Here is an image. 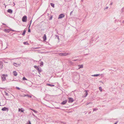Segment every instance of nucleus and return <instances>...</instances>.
Here are the masks:
<instances>
[{
    "label": "nucleus",
    "instance_id": "1",
    "mask_svg": "<svg viewBox=\"0 0 124 124\" xmlns=\"http://www.w3.org/2000/svg\"><path fill=\"white\" fill-rule=\"evenodd\" d=\"M68 53H60L59 54V55L60 56H66L69 54Z\"/></svg>",
    "mask_w": 124,
    "mask_h": 124
},
{
    "label": "nucleus",
    "instance_id": "2",
    "mask_svg": "<svg viewBox=\"0 0 124 124\" xmlns=\"http://www.w3.org/2000/svg\"><path fill=\"white\" fill-rule=\"evenodd\" d=\"M27 19V17L26 16H24L22 18V21L23 22H26Z\"/></svg>",
    "mask_w": 124,
    "mask_h": 124
},
{
    "label": "nucleus",
    "instance_id": "3",
    "mask_svg": "<svg viewBox=\"0 0 124 124\" xmlns=\"http://www.w3.org/2000/svg\"><path fill=\"white\" fill-rule=\"evenodd\" d=\"M1 78L2 81H4L6 80V77H5L4 74L2 75L1 76Z\"/></svg>",
    "mask_w": 124,
    "mask_h": 124
},
{
    "label": "nucleus",
    "instance_id": "4",
    "mask_svg": "<svg viewBox=\"0 0 124 124\" xmlns=\"http://www.w3.org/2000/svg\"><path fill=\"white\" fill-rule=\"evenodd\" d=\"M64 15L62 14H61L59 16V17H58V19H59L63 17H64Z\"/></svg>",
    "mask_w": 124,
    "mask_h": 124
},
{
    "label": "nucleus",
    "instance_id": "5",
    "mask_svg": "<svg viewBox=\"0 0 124 124\" xmlns=\"http://www.w3.org/2000/svg\"><path fill=\"white\" fill-rule=\"evenodd\" d=\"M74 101V100L73 99L71 98H69V101L68 102H69L71 103L72 102Z\"/></svg>",
    "mask_w": 124,
    "mask_h": 124
},
{
    "label": "nucleus",
    "instance_id": "6",
    "mask_svg": "<svg viewBox=\"0 0 124 124\" xmlns=\"http://www.w3.org/2000/svg\"><path fill=\"white\" fill-rule=\"evenodd\" d=\"M3 66V62L1 61H0V69H2Z\"/></svg>",
    "mask_w": 124,
    "mask_h": 124
},
{
    "label": "nucleus",
    "instance_id": "7",
    "mask_svg": "<svg viewBox=\"0 0 124 124\" xmlns=\"http://www.w3.org/2000/svg\"><path fill=\"white\" fill-rule=\"evenodd\" d=\"M8 110V108L6 107H4L3 108L1 109V110L3 111H5L6 110Z\"/></svg>",
    "mask_w": 124,
    "mask_h": 124
},
{
    "label": "nucleus",
    "instance_id": "8",
    "mask_svg": "<svg viewBox=\"0 0 124 124\" xmlns=\"http://www.w3.org/2000/svg\"><path fill=\"white\" fill-rule=\"evenodd\" d=\"M13 75L15 76H16L17 75V73L16 71H14L13 72Z\"/></svg>",
    "mask_w": 124,
    "mask_h": 124
},
{
    "label": "nucleus",
    "instance_id": "9",
    "mask_svg": "<svg viewBox=\"0 0 124 124\" xmlns=\"http://www.w3.org/2000/svg\"><path fill=\"white\" fill-rule=\"evenodd\" d=\"M36 70L38 71V72L39 73H40L42 71L40 68H39V67L37 68V69Z\"/></svg>",
    "mask_w": 124,
    "mask_h": 124
},
{
    "label": "nucleus",
    "instance_id": "10",
    "mask_svg": "<svg viewBox=\"0 0 124 124\" xmlns=\"http://www.w3.org/2000/svg\"><path fill=\"white\" fill-rule=\"evenodd\" d=\"M67 102V100H66L65 101H63V102H62L61 104L63 105L65 104Z\"/></svg>",
    "mask_w": 124,
    "mask_h": 124
},
{
    "label": "nucleus",
    "instance_id": "11",
    "mask_svg": "<svg viewBox=\"0 0 124 124\" xmlns=\"http://www.w3.org/2000/svg\"><path fill=\"white\" fill-rule=\"evenodd\" d=\"M7 11L10 14L12 13L13 12L12 10L11 9H8L7 10Z\"/></svg>",
    "mask_w": 124,
    "mask_h": 124
},
{
    "label": "nucleus",
    "instance_id": "12",
    "mask_svg": "<svg viewBox=\"0 0 124 124\" xmlns=\"http://www.w3.org/2000/svg\"><path fill=\"white\" fill-rule=\"evenodd\" d=\"M47 85L49 86L50 87H53L54 86V85L50 84H47Z\"/></svg>",
    "mask_w": 124,
    "mask_h": 124
},
{
    "label": "nucleus",
    "instance_id": "13",
    "mask_svg": "<svg viewBox=\"0 0 124 124\" xmlns=\"http://www.w3.org/2000/svg\"><path fill=\"white\" fill-rule=\"evenodd\" d=\"M43 40L44 41H45L46 39V37L45 34L44 35V36L43 37Z\"/></svg>",
    "mask_w": 124,
    "mask_h": 124
},
{
    "label": "nucleus",
    "instance_id": "14",
    "mask_svg": "<svg viewBox=\"0 0 124 124\" xmlns=\"http://www.w3.org/2000/svg\"><path fill=\"white\" fill-rule=\"evenodd\" d=\"M4 30L7 33H9V32L10 30L9 29H5Z\"/></svg>",
    "mask_w": 124,
    "mask_h": 124
},
{
    "label": "nucleus",
    "instance_id": "15",
    "mask_svg": "<svg viewBox=\"0 0 124 124\" xmlns=\"http://www.w3.org/2000/svg\"><path fill=\"white\" fill-rule=\"evenodd\" d=\"M24 96H27L29 98H31V95H30L28 94H25Z\"/></svg>",
    "mask_w": 124,
    "mask_h": 124
},
{
    "label": "nucleus",
    "instance_id": "16",
    "mask_svg": "<svg viewBox=\"0 0 124 124\" xmlns=\"http://www.w3.org/2000/svg\"><path fill=\"white\" fill-rule=\"evenodd\" d=\"M85 91V97H86L87 96V95H88V93H87V91Z\"/></svg>",
    "mask_w": 124,
    "mask_h": 124
},
{
    "label": "nucleus",
    "instance_id": "17",
    "mask_svg": "<svg viewBox=\"0 0 124 124\" xmlns=\"http://www.w3.org/2000/svg\"><path fill=\"white\" fill-rule=\"evenodd\" d=\"M1 48V49H0V50L1 51H2V50H4V49H5L6 48H7V47H6L5 48H2V47H0V48Z\"/></svg>",
    "mask_w": 124,
    "mask_h": 124
},
{
    "label": "nucleus",
    "instance_id": "18",
    "mask_svg": "<svg viewBox=\"0 0 124 124\" xmlns=\"http://www.w3.org/2000/svg\"><path fill=\"white\" fill-rule=\"evenodd\" d=\"M100 75L99 74H97L92 75V76L94 77H97L99 76Z\"/></svg>",
    "mask_w": 124,
    "mask_h": 124
},
{
    "label": "nucleus",
    "instance_id": "19",
    "mask_svg": "<svg viewBox=\"0 0 124 124\" xmlns=\"http://www.w3.org/2000/svg\"><path fill=\"white\" fill-rule=\"evenodd\" d=\"M78 66L79 67V69L83 68V65L82 64L81 65H78Z\"/></svg>",
    "mask_w": 124,
    "mask_h": 124
},
{
    "label": "nucleus",
    "instance_id": "20",
    "mask_svg": "<svg viewBox=\"0 0 124 124\" xmlns=\"http://www.w3.org/2000/svg\"><path fill=\"white\" fill-rule=\"evenodd\" d=\"M50 5L53 7V8L54 7V4H53V3H50Z\"/></svg>",
    "mask_w": 124,
    "mask_h": 124
},
{
    "label": "nucleus",
    "instance_id": "21",
    "mask_svg": "<svg viewBox=\"0 0 124 124\" xmlns=\"http://www.w3.org/2000/svg\"><path fill=\"white\" fill-rule=\"evenodd\" d=\"M40 48V47H36V48H33V50L32 49V50H34V51H36V50H35V49H37V48Z\"/></svg>",
    "mask_w": 124,
    "mask_h": 124
},
{
    "label": "nucleus",
    "instance_id": "22",
    "mask_svg": "<svg viewBox=\"0 0 124 124\" xmlns=\"http://www.w3.org/2000/svg\"><path fill=\"white\" fill-rule=\"evenodd\" d=\"M31 109L35 113H37V111H36L34 109Z\"/></svg>",
    "mask_w": 124,
    "mask_h": 124
},
{
    "label": "nucleus",
    "instance_id": "23",
    "mask_svg": "<svg viewBox=\"0 0 124 124\" xmlns=\"http://www.w3.org/2000/svg\"><path fill=\"white\" fill-rule=\"evenodd\" d=\"M23 43L24 45L28 44V42H23Z\"/></svg>",
    "mask_w": 124,
    "mask_h": 124
},
{
    "label": "nucleus",
    "instance_id": "24",
    "mask_svg": "<svg viewBox=\"0 0 124 124\" xmlns=\"http://www.w3.org/2000/svg\"><path fill=\"white\" fill-rule=\"evenodd\" d=\"M40 63V64H41V65H42V66H43V62H41Z\"/></svg>",
    "mask_w": 124,
    "mask_h": 124
},
{
    "label": "nucleus",
    "instance_id": "25",
    "mask_svg": "<svg viewBox=\"0 0 124 124\" xmlns=\"http://www.w3.org/2000/svg\"><path fill=\"white\" fill-rule=\"evenodd\" d=\"M24 110L23 109V108H21V112H24Z\"/></svg>",
    "mask_w": 124,
    "mask_h": 124
},
{
    "label": "nucleus",
    "instance_id": "26",
    "mask_svg": "<svg viewBox=\"0 0 124 124\" xmlns=\"http://www.w3.org/2000/svg\"><path fill=\"white\" fill-rule=\"evenodd\" d=\"M55 36L56 37H57V39H58V40H59L60 39L59 38V36L58 35H55Z\"/></svg>",
    "mask_w": 124,
    "mask_h": 124
},
{
    "label": "nucleus",
    "instance_id": "27",
    "mask_svg": "<svg viewBox=\"0 0 124 124\" xmlns=\"http://www.w3.org/2000/svg\"><path fill=\"white\" fill-rule=\"evenodd\" d=\"M98 109L97 108H94L93 109V111H97V110H98Z\"/></svg>",
    "mask_w": 124,
    "mask_h": 124
},
{
    "label": "nucleus",
    "instance_id": "28",
    "mask_svg": "<svg viewBox=\"0 0 124 124\" xmlns=\"http://www.w3.org/2000/svg\"><path fill=\"white\" fill-rule=\"evenodd\" d=\"M23 80H27L26 79L25 77H24L23 78Z\"/></svg>",
    "mask_w": 124,
    "mask_h": 124
},
{
    "label": "nucleus",
    "instance_id": "29",
    "mask_svg": "<svg viewBox=\"0 0 124 124\" xmlns=\"http://www.w3.org/2000/svg\"><path fill=\"white\" fill-rule=\"evenodd\" d=\"M34 68L35 69H37V68H38V67L36 66H34Z\"/></svg>",
    "mask_w": 124,
    "mask_h": 124
},
{
    "label": "nucleus",
    "instance_id": "30",
    "mask_svg": "<svg viewBox=\"0 0 124 124\" xmlns=\"http://www.w3.org/2000/svg\"><path fill=\"white\" fill-rule=\"evenodd\" d=\"M25 33L23 32V33L22 34V35H23V36H24V35H25Z\"/></svg>",
    "mask_w": 124,
    "mask_h": 124
},
{
    "label": "nucleus",
    "instance_id": "31",
    "mask_svg": "<svg viewBox=\"0 0 124 124\" xmlns=\"http://www.w3.org/2000/svg\"><path fill=\"white\" fill-rule=\"evenodd\" d=\"M9 30H10V31H15L14 30H12L11 29H10Z\"/></svg>",
    "mask_w": 124,
    "mask_h": 124
},
{
    "label": "nucleus",
    "instance_id": "32",
    "mask_svg": "<svg viewBox=\"0 0 124 124\" xmlns=\"http://www.w3.org/2000/svg\"><path fill=\"white\" fill-rule=\"evenodd\" d=\"M91 103V102H90V103H88V102H87L86 103V105H88V104H89L90 103Z\"/></svg>",
    "mask_w": 124,
    "mask_h": 124
},
{
    "label": "nucleus",
    "instance_id": "33",
    "mask_svg": "<svg viewBox=\"0 0 124 124\" xmlns=\"http://www.w3.org/2000/svg\"><path fill=\"white\" fill-rule=\"evenodd\" d=\"M52 16H51V17L50 18H49V19L50 20H52Z\"/></svg>",
    "mask_w": 124,
    "mask_h": 124
},
{
    "label": "nucleus",
    "instance_id": "34",
    "mask_svg": "<svg viewBox=\"0 0 124 124\" xmlns=\"http://www.w3.org/2000/svg\"><path fill=\"white\" fill-rule=\"evenodd\" d=\"M28 32H31V30H30V29L29 28L28 30Z\"/></svg>",
    "mask_w": 124,
    "mask_h": 124
},
{
    "label": "nucleus",
    "instance_id": "35",
    "mask_svg": "<svg viewBox=\"0 0 124 124\" xmlns=\"http://www.w3.org/2000/svg\"><path fill=\"white\" fill-rule=\"evenodd\" d=\"M14 65H15V66H16V65H15V64H16V65L17 64H16V63H14Z\"/></svg>",
    "mask_w": 124,
    "mask_h": 124
},
{
    "label": "nucleus",
    "instance_id": "36",
    "mask_svg": "<svg viewBox=\"0 0 124 124\" xmlns=\"http://www.w3.org/2000/svg\"><path fill=\"white\" fill-rule=\"evenodd\" d=\"M5 88H1V87H0V89H4Z\"/></svg>",
    "mask_w": 124,
    "mask_h": 124
},
{
    "label": "nucleus",
    "instance_id": "37",
    "mask_svg": "<svg viewBox=\"0 0 124 124\" xmlns=\"http://www.w3.org/2000/svg\"><path fill=\"white\" fill-rule=\"evenodd\" d=\"M78 60V59H75V60H73V61H77Z\"/></svg>",
    "mask_w": 124,
    "mask_h": 124
},
{
    "label": "nucleus",
    "instance_id": "38",
    "mask_svg": "<svg viewBox=\"0 0 124 124\" xmlns=\"http://www.w3.org/2000/svg\"><path fill=\"white\" fill-rule=\"evenodd\" d=\"M73 12V11H71V12L70 13V15H71V14H72V13Z\"/></svg>",
    "mask_w": 124,
    "mask_h": 124
},
{
    "label": "nucleus",
    "instance_id": "39",
    "mask_svg": "<svg viewBox=\"0 0 124 124\" xmlns=\"http://www.w3.org/2000/svg\"><path fill=\"white\" fill-rule=\"evenodd\" d=\"M99 89L100 91H101V87H100L99 88Z\"/></svg>",
    "mask_w": 124,
    "mask_h": 124
},
{
    "label": "nucleus",
    "instance_id": "40",
    "mask_svg": "<svg viewBox=\"0 0 124 124\" xmlns=\"http://www.w3.org/2000/svg\"><path fill=\"white\" fill-rule=\"evenodd\" d=\"M31 22H32V20H31L30 21V24H31ZM30 25H29V28L30 27Z\"/></svg>",
    "mask_w": 124,
    "mask_h": 124
},
{
    "label": "nucleus",
    "instance_id": "41",
    "mask_svg": "<svg viewBox=\"0 0 124 124\" xmlns=\"http://www.w3.org/2000/svg\"><path fill=\"white\" fill-rule=\"evenodd\" d=\"M26 30H25V29H24V30L23 32H25V33L26 31Z\"/></svg>",
    "mask_w": 124,
    "mask_h": 124
},
{
    "label": "nucleus",
    "instance_id": "42",
    "mask_svg": "<svg viewBox=\"0 0 124 124\" xmlns=\"http://www.w3.org/2000/svg\"><path fill=\"white\" fill-rule=\"evenodd\" d=\"M16 88L18 90H19L20 89V88L19 87H16Z\"/></svg>",
    "mask_w": 124,
    "mask_h": 124
},
{
    "label": "nucleus",
    "instance_id": "43",
    "mask_svg": "<svg viewBox=\"0 0 124 124\" xmlns=\"http://www.w3.org/2000/svg\"><path fill=\"white\" fill-rule=\"evenodd\" d=\"M69 62L70 63H72V62L70 61H69Z\"/></svg>",
    "mask_w": 124,
    "mask_h": 124
},
{
    "label": "nucleus",
    "instance_id": "44",
    "mask_svg": "<svg viewBox=\"0 0 124 124\" xmlns=\"http://www.w3.org/2000/svg\"><path fill=\"white\" fill-rule=\"evenodd\" d=\"M5 94L6 95H7V96L8 95V93H6Z\"/></svg>",
    "mask_w": 124,
    "mask_h": 124
},
{
    "label": "nucleus",
    "instance_id": "45",
    "mask_svg": "<svg viewBox=\"0 0 124 124\" xmlns=\"http://www.w3.org/2000/svg\"><path fill=\"white\" fill-rule=\"evenodd\" d=\"M21 109H20V108H19L18 109V111H21Z\"/></svg>",
    "mask_w": 124,
    "mask_h": 124
},
{
    "label": "nucleus",
    "instance_id": "46",
    "mask_svg": "<svg viewBox=\"0 0 124 124\" xmlns=\"http://www.w3.org/2000/svg\"><path fill=\"white\" fill-rule=\"evenodd\" d=\"M32 115H33L35 117L36 116L34 115L33 114V113H32Z\"/></svg>",
    "mask_w": 124,
    "mask_h": 124
},
{
    "label": "nucleus",
    "instance_id": "47",
    "mask_svg": "<svg viewBox=\"0 0 124 124\" xmlns=\"http://www.w3.org/2000/svg\"><path fill=\"white\" fill-rule=\"evenodd\" d=\"M117 122H116V123H115L114 124H116L117 123Z\"/></svg>",
    "mask_w": 124,
    "mask_h": 124
},
{
    "label": "nucleus",
    "instance_id": "48",
    "mask_svg": "<svg viewBox=\"0 0 124 124\" xmlns=\"http://www.w3.org/2000/svg\"><path fill=\"white\" fill-rule=\"evenodd\" d=\"M13 4H14V5H15V3L14 2H13Z\"/></svg>",
    "mask_w": 124,
    "mask_h": 124
},
{
    "label": "nucleus",
    "instance_id": "49",
    "mask_svg": "<svg viewBox=\"0 0 124 124\" xmlns=\"http://www.w3.org/2000/svg\"><path fill=\"white\" fill-rule=\"evenodd\" d=\"M88 54H85V55H88Z\"/></svg>",
    "mask_w": 124,
    "mask_h": 124
},
{
    "label": "nucleus",
    "instance_id": "50",
    "mask_svg": "<svg viewBox=\"0 0 124 124\" xmlns=\"http://www.w3.org/2000/svg\"><path fill=\"white\" fill-rule=\"evenodd\" d=\"M4 5H5V6H6L5 4V3L4 4Z\"/></svg>",
    "mask_w": 124,
    "mask_h": 124
},
{
    "label": "nucleus",
    "instance_id": "51",
    "mask_svg": "<svg viewBox=\"0 0 124 124\" xmlns=\"http://www.w3.org/2000/svg\"><path fill=\"white\" fill-rule=\"evenodd\" d=\"M108 7H107L106 8V9H107L108 8Z\"/></svg>",
    "mask_w": 124,
    "mask_h": 124
},
{
    "label": "nucleus",
    "instance_id": "52",
    "mask_svg": "<svg viewBox=\"0 0 124 124\" xmlns=\"http://www.w3.org/2000/svg\"><path fill=\"white\" fill-rule=\"evenodd\" d=\"M56 31H57V33H58L57 31V30Z\"/></svg>",
    "mask_w": 124,
    "mask_h": 124
},
{
    "label": "nucleus",
    "instance_id": "53",
    "mask_svg": "<svg viewBox=\"0 0 124 124\" xmlns=\"http://www.w3.org/2000/svg\"><path fill=\"white\" fill-rule=\"evenodd\" d=\"M81 1H83V0H81Z\"/></svg>",
    "mask_w": 124,
    "mask_h": 124
},
{
    "label": "nucleus",
    "instance_id": "54",
    "mask_svg": "<svg viewBox=\"0 0 124 124\" xmlns=\"http://www.w3.org/2000/svg\"><path fill=\"white\" fill-rule=\"evenodd\" d=\"M6 6H5V8H6Z\"/></svg>",
    "mask_w": 124,
    "mask_h": 124
},
{
    "label": "nucleus",
    "instance_id": "55",
    "mask_svg": "<svg viewBox=\"0 0 124 124\" xmlns=\"http://www.w3.org/2000/svg\"><path fill=\"white\" fill-rule=\"evenodd\" d=\"M81 60H79V61H81Z\"/></svg>",
    "mask_w": 124,
    "mask_h": 124
},
{
    "label": "nucleus",
    "instance_id": "56",
    "mask_svg": "<svg viewBox=\"0 0 124 124\" xmlns=\"http://www.w3.org/2000/svg\"><path fill=\"white\" fill-rule=\"evenodd\" d=\"M64 124H66V123H64Z\"/></svg>",
    "mask_w": 124,
    "mask_h": 124
},
{
    "label": "nucleus",
    "instance_id": "57",
    "mask_svg": "<svg viewBox=\"0 0 124 124\" xmlns=\"http://www.w3.org/2000/svg\"><path fill=\"white\" fill-rule=\"evenodd\" d=\"M3 24H4V25H5V24H4V23H3Z\"/></svg>",
    "mask_w": 124,
    "mask_h": 124
},
{
    "label": "nucleus",
    "instance_id": "58",
    "mask_svg": "<svg viewBox=\"0 0 124 124\" xmlns=\"http://www.w3.org/2000/svg\"><path fill=\"white\" fill-rule=\"evenodd\" d=\"M89 113H90V112H89Z\"/></svg>",
    "mask_w": 124,
    "mask_h": 124
},
{
    "label": "nucleus",
    "instance_id": "59",
    "mask_svg": "<svg viewBox=\"0 0 124 124\" xmlns=\"http://www.w3.org/2000/svg\"><path fill=\"white\" fill-rule=\"evenodd\" d=\"M89 113H90V112H89Z\"/></svg>",
    "mask_w": 124,
    "mask_h": 124
},
{
    "label": "nucleus",
    "instance_id": "60",
    "mask_svg": "<svg viewBox=\"0 0 124 124\" xmlns=\"http://www.w3.org/2000/svg\"><path fill=\"white\" fill-rule=\"evenodd\" d=\"M87 50L88 51V50Z\"/></svg>",
    "mask_w": 124,
    "mask_h": 124
}]
</instances>
